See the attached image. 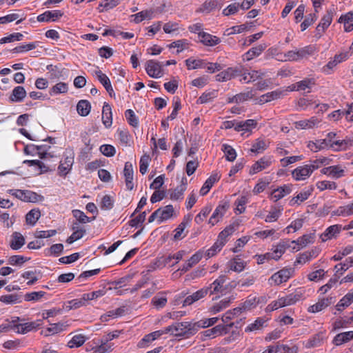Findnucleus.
<instances>
[{
    "label": "nucleus",
    "instance_id": "f257e3e1",
    "mask_svg": "<svg viewBox=\"0 0 353 353\" xmlns=\"http://www.w3.org/2000/svg\"><path fill=\"white\" fill-rule=\"evenodd\" d=\"M241 74H245L243 65H237L236 67H230L226 70L221 72L216 75V80L217 81H227L232 79L240 77Z\"/></svg>",
    "mask_w": 353,
    "mask_h": 353
},
{
    "label": "nucleus",
    "instance_id": "f03ea898",
    "mask_svg": "<svg viewBox=\"0 0 353 353\" xmlns=\"http://www.w3.org/2000/svg\"><path fill=\"white\" fill-rule=\"evenodd\" d=\"M9 193L26 202L36 203L43 199V196L30 190H10Z\"/></svg>",
    "mask_w": 353,
    "mask_h": 353
},
{
    "label": "nucleus",
    "instance_id": "7ed1b4c3",
    "mask_svg": "<svg viewBox=\"0 0 353 353\" xmlns=\"http://www.w3.org/2000/svg\"><path fill=\"white\" fill-rule=\"evenodd\" d=\"M174 336H185V335L194 334L197 331L194 323L190 322H181L173 324Z\"/></svg>",
    "mask_w": 353,
    "mask_h": 353
},
{
    "label": "nucleus",
    "instance_id": "20e7f679",
    "mask_svg": "<svg viewBox=\"0 0 353 353\" xmlns=\"http://www.w3.org/2000/svg\"><path fill=\"white\" fill-rule=\"evenodd\" d=\"M318 168V165H304L299 166L292 172V175L296 181L305 180Z\"/></svg>",
    "mask_w": 353,
    "mask_h": 353
},
{
    "label": "nucleus",
    "instance_id": "39448f33",
    "mask_svg": "<svg viewBox=\"0 0 353 353\" xmlns=\"http://www.w3.org/2000/svg\"><path fill=\"white\" fill-rule=\"evenodd\" d=\"M293 271L292 268H283L272 275L269 281L271 285H279L282 283L286 282L291 277Z\"/></svg>",
    "mask_w": 353,
    "mask_h": 353
},
{
    "label": "nucleus",
    "instance_id": "423d86ee",
    "mask_svg": "<svg viewBox=\"0 0 353 353\" xmlns=\"http://www.w3.org/2000/svg\"><path fill=\"white\" fill-rule=\"evenodd\" d=\"M229 206L230 205L228 201H223L219 203L210 218L208 221L209 224L214 225L216 223H217L223 218L228 210Z\"/></svg>",
    "mask_w": 353,
    "mask_h": 353
},
{
    "label": "nucleus",
    "instance_id": "0eeeda50",
    "mask_svg": "<svg viewBox=\"0 0 353 353\" xmlns=\"http://www.w3.org/2000/svg\"><path fill=\"white\" fill-rule=\"evenodd\" d=\"M145 70L147 74L152 78H159L162 75L161 65L159 62L149 60L145 63Z\"/></svg>",
    "mask_w": 353,
    "mask_h": 353
},
{
    "label": "nucleus",
    "instance_id": "6e6552de",
    "mask_svg": "<svg viewBox=\"0 0 353 353\" xmlns=\"http://www.w3.org/2000/svg\"><path fill=\"white\" fill-rule=\"evenodd\" d=\"M211 287L203 288L195 292L192 295L187 296L183 302V306L190 305L194 302L205 297L209 293Z\"/></svg>",
    "mask_w": 353,
    "mask_h": 353
},
{
    "label": "nucleus",
    "instance_id": "1a4fd4ad",
    "mask_svg": "<svg viewBox=\"0 0 353 353\" xmlns=\"http://www.w3.org/2000/svg\"><path fill=\"white\" fill-rule=\"evenodd\" d=\"M41 320H38L37 321L29 322L26 323H19L17 325H13L12 329H17V333L18 334H26L28 332H30L37 327H38L41 323Z\"/></svg>",
    "mask_w": 353,
    "mask_h": 353
},
{
    "label": "nucleus",
    "instance_id": "9d476101",
    "mask_svg": "<svg viewBox=\"0 0 353 353\" xmlns=\"http://www.w3.org/2000/svg\"><path fill=\"white\" fill-rule=\"evenodd\" d=\"M63 14V13L61 10L46 11L37 17V21L39 22L56 21Z\"/></svg>",
    "mask_w": 353,
    "mask_h": 353
},
{
    "label": "nucleus",
    "instance_id": "9b49d317",
    "mask_svg": "<svg viewBox=\"0 0 353 353\" xmlns=\"http://www.w3.org/2000/svg\"><path fill=\"white\" fill-rule=\"evenodd\" d=\"M123 174L125 177V183L126 185V188L128 190H132L134 188V183L132 182L133 180V168L132 165L130 162H126L125 163L124 169H123Z\"/></svg>",
    "mask_w": 353,
    "mask_h": 353
},
{
    "label": "nucleus",
    "instance_id": "f8f14e48",
    "mask_svg": "<svg viewBox=\"0 0 353 353\" xmlns=\"http://www.w3.org/2000/svg\"><path fill=\"white\" fill-rule=\"evenodd\" d=\"M303 295L301 290H296L294 293L290 294L284 297L279 298L281 306L285 307L296 303L299 301Z\"/></svg>",
    "mask_w": 353,
    "mask_h": 353
},
{
    "label": "nucleus",
    "instance_id": "ddd939ff",
    "mask_svg": "<svg viewBox=\"0 0 353 353\" xmlns=\"http://www.w3.org/2000/svg\"><path fill=\"white\" fill-rule=\"evenodd\" d=\"M68 326L67 322H59L57 323H52L45 331H42L41 334L46 336H48L54 334L59 333L66 329Z\"/></svg>",
    "mask_w": 353,
    "mask_h": 353
},
{
    "label": "nucleus",
    "instance_id": "4468645a",
    "mask_svg": "<svg viewBox=\"0 0 353 353\" xmlns=\"http://www.w3.org/2000/svg\"><path fill=\"white\" fill-rule=\"evenodd\" d=\"M271 163L270 159L268 157H262L259 161H256L250 170V174H254L266 168Z\"/></svg>",
    "mask_w": 353,
    "mask_h": 353
},
{
    "label": "nucleus",
    "instance_id": "2eb2a0df",
    "mask_svg": "<svg viewBox=\"0 0 353 353\" xmlns=\"http://www.w3.org/2000/svg\"><path fill=\"white\" fill-rule=\"evenodd\" d=\"M199 37L201 38V42L208 46H214L219 44L221 40L219 37L213 36L205 32H199Z\"/></svg>",
    "mask_w": 353,
    "mask_h": 353
},
{
    "label": "nucleus",
    "instance_id": "dca6fc26",
    "mask_svg": "<svg viewBox=\"0 0 353 353\" xmlns=\"http://www.w3.org/2000/svg\"><path fill=\"white\" fill-rule=\"evenodd\" d=\"M228 332V327L223 325H217L215 327L203 332L204 337H214Z\"/></svg>",
    "mask_w": 353,
    "mask_h": 353
},
{
    "label": "nucleus",
    "instance_id": "f3484780",
    "mask_svg": "<svg viewBox=\"0 0 353 353\" xmlns=\"http://www.w3.org/2000/svg\"><path fill=\"white\" fill-rule=\"evenodd\" d=\"M102 121L106 128H110L112 123V108L108 103H104L103 106Z\"/></svg>",
    "mask_w": 353,
    "mask_h": 353
},
{
    "label": "nucleus",
    "instance_id": "a211bd4d",
    "mask_svg": "<svg viewBox=\"0 0 353 353\" xmlns=\"http://www.w3.org/2000/svg\"><path fill=\"white\" fill-rule=\"evenodd\" d=\"M291 192V187L288 185L281 186L276 190H274L271 193V199L276 202L279 199H282L285 195L288 194Z\"/></svg>",
    "mask_w": 353,
    "mask_h": 353
},
{
    "label": "nucleus",
    "instance_id": "6ab92c4d",
    "mask_svg": "<svg viewBox=\"0 0 353 353\" xmlns=\"http://www.w3.org/2000/svg\"><path fill=\"white\" fill-rule=\"evenodd\" d=\"M220 179V176L217 174H212L204 183L202 188L200 190V194L204 196L210 191L211 188L213 186L215 182Z\"/></svg>",
    "mask_w": 353,
    "mask_h": 353
},
{
    "label": "nucleus",
    "instance_id": "aec40b11",
    "mask_svg": "<svg viewBox=\"0 0 353 353\" xmlns=\"http://www.w3.org/2000/svg\"><path fill=\"white\" fill-rule=\"evenodd\" d=\"M353 339V331H348L336 334L334 339L333 343L336 345H341L343 343H347Z\"/></svg>",
    "mask_w": 353,
    "mask_h": 353
},
{
    "label": "nucleus",
    "instance_id": "412c9836",
    "mask_svg": "<svg viewBox=\"0 0 353 353\" xmlns=\"http://www.w3.org/2000/svg\"><path fill=\"white\" fill-rule=\"evenodd\" d=\"M26 97V91L23 86L15 87L12 94H10L9 99L12 102H21Z\"/></svg>",
    "mask_w": 353,
    "mask_h": 353
},
{
    "label": "nucleus",
    "instance_id": "4be33fe9",
    "mask_svg": "<svg viewBox=\"0 0 353 353\" xmlns=\"http://www.w3.org/2000/svg\"><path fill=\"white\" fill-rule=\"evenodd\" d=\"M25 242L23 236L19 232H14L12 235L10 246L12 250H17L25 244Z\"/></svg>",
    "mask_w": 353,
    "mask_h": 353
},
{
    "label": "nucleus",
    "instance_id": "5701e85b",
    "mask_svg": "<svg viewBox=\"0 0 353 353\" xmlns=\"http://www.w3.org/2000/svg\"><path fill=\"white\" fill-rule=\"evenodd\" d=\"M341 229V225H333L328 227L325 231V232L321 235V239L322 241L325 242L327 240L335 236L337 234L340 232Z\"/></svg>",
    "mask_w": 353,
    "mask_h": 353
},
{
    "label": "nucleus",
    "instance_id": "b1692460",
    "mask_svg": "<svg viewBox=\"0 0 353 353\" xmlns=\"http://www.w3.org/2000/svg\"><path fill=\"white\" fill-rule=\"evenodd\" d=\"M319 250L318 248L312 249L309 252H305L299 255L294 263L295 265L297 263H305L310 261L312 258L316 257L319 254Z\"/></svg>",
    "mask_w": 353,
    "mask_h": 353
},
{
    "label": "nucleus",
    "instance_id": "393cba45",
    "mask_svg": "<svg viewBox=\"0 0 353 353\" xmlns=\"http://www.w3.org/2000/svg\"><path fill=\"white\" fill-rule=\"evenodd\" d=\"M74 163V157L68 156L65 158L64 162L61 163L58 169L61 176H65L71 169Z\"/></svg>",
    "mask_w": 353,
    "mask_h": 353
},
{
    "label": "nucleus",
    "instance_id": "a878e982",
    "mask_svg": "<svg viewBox=\"0 0 353 353\" xmlns=\"http://www.w3.org/2000/svg\"><path fill=\"white\" fill-rule=\"evenodd\" d=\"M247 263L241 260L239 256H236L230 261V270L236 272H242L245 266Z\"/></svg>",
    "mask_w": 353,
    "mask_h": 353
},
{
    "label": "nucleus",
    "instance_id": "bb28decb",
    "mask_svg": "<svg viewBox=\"0 0 353 353\" xmlns=\"http://www.w3.org/2000/svg\"><path fill=\"white\" fill-rule=\"evenodd\" d=\"M157 210H160L159 219L158 222L160 223L165 220L170 219L174 214V208L172 205H168L164 208H159Z\"/></svg>",
    "mask_w": 353,
    "mask_h": 353
},
{
    "label": "nucleus",
    "instance_id": "cd10ccee",
    "mask_svg": "<svg viewBox=\"0 0 353 353\" xmlns=\"http://www.w3.org/2000/svg\"><path fill=\"white\" fill-rule=\"evenodd\" d=\"M284 93L285 91L279 90L268 92L261 97L260 101L263 103L271 101L272 100L280 99L282 96H283Z\"/></svg>",
    "mask_w": 353,
    "mask_h": 353
},
{
    "label": "nucleus",
    "instance_id": "c85d7f7f",
    "mask_svg": "<svg viewBox=\"0 0 353 353\" xmlns=\"http://www.w3.org/2000/svg\"><path fill=\"white\" fill-rule=\"evenodd\" d=\"M267 48L266 44L263 43L250 49L246 53V60L250 61L255 57L259 56Z\"/></svg>",
    "mask_w": 353,
    "mask_h": 353
},
{
    "label": "nucleus",
    "instance_id": "c756f323",
    "mask_svg": "<svg viewBox=\"0 0 353 353\" xmlns=\"http://www.w3.org/2000/svg\"><path fill=\"white\" fill-rule=\"evenodd\" d=\"M261 299H263V297H256L252 296L251 295L248 296L247 299L242 303L241 305L243 307V310L245 311L250 310L252 308H254L256 307V305L261 303Z\"/></svg>",
    "mask_w": 353,
    "mask_h": 353
},
{
    "label": "nucleus",
    "instance_id": "7c9ffc66",
    "mask_svg": "<svg viewBox=\"0 0 353 353\" xmlns=\"http://www.w3.org/2000/svg\"><path fill=\"white\" fill-rule=\"evenodd\" d=\"M72 213L73 216L76 219L74 221H78L81 224L91 222L96 219V216L88 217L83 212L79 210H73Z\"/></svg>",
    "mask_w": 353,
    "mask_h": 353
},
{
    "label": "nucleus",
    "instance_id": "2f4dec72",
    "mask_svg": "<svg viewBox=\"0 0 353 353\" xmlns=\"http://www.w3.org/2000/svg\"><path fill=\"white\" fill-rule=\"evenodd\" d=\"M91 110V105L87 100H80L77 105V110L78 113L82 116L85 117L89 114Z\"/></svg>",
    "mask_w": 353,
    "mask_h": 353
},
{
    "label": "nucleus",
    "instance_id": "473e14b6",
    "mask_svg": "<svg viewBox=\"0 0 353 353\" xmlns=\"http://www.w3.org/2000/svg\"><path fill=\"white\" fill-rule=\"evenodd\" d=\"M313 85H314V81L312 79H305L292 85V88H290V90H305L306 88H310Z\"/></svg>",
    "mask_w": 353,
    "mask_h": 353
},
{
    "label": "nucleus",
    "instance_id": "72a5a7b5",
    "mask_svg": "<svg viewBox=\"0 0 353 353\" xmlns=\"http://www.w3.org/2000/svg\"><path fill=\"white\" fill-rule=\"evenodd\" d=\"M353 302V292L347 293L337 303L336 308L338 311H342L345 307H348Z\"/></svg>",
    "mask_w": 353,
    "mask_h": 353
},
{
    "label": "nucleus",
    "instance_id": "f704fd0d",
    "mask_svg": "<svg viewBox=\"0 0 353 353\" xmlns=\"http://www.w3.org/2000/svg\"><path fill=\"white\" fill-rule=\"evenodd\" d=\"M312 191H313V188L311 187L310 189L300 192L296 196H294L292 199V200L290 201V205H292L296 203L300 204L299 201H300L301 202L305 201L311 195Z\"/></svg>",
    "mask_w": 353,
    "mask_h": 353
},
{
    "label": "nucleus",
    "instance_id": "c9c22d12",
    "mask_svg": "<svg viewBox=\"0 0 353 353\" xmlns=\"http://www.w3.org/2000/svg\"><path fill=\"white\" fill-rule=\"evenodd\" d=\"M314 237V233L304 234L302 236L299 237L297 240L292 241V243H296L300 245L301 248H303L305 247L307 244L313 243Z\"/></svg>",
    "mask_w": 353,
    "mask_h": 353
},
{
    "label": "nucleus",
    "instance_id": "e433bc0d",
    "mask_svg": "<svg viewBox=\"0 0 353 353\" xmlns=\"http://www.w3.org/2000/svg\"><path fill=\"white\" fill-rule=\"evenodd\" d=\"M234 299V296L225 298L220 301L218 303L213 305L211 308L212 312L217 313L221 311L223 309L226 308L230 305V303L232 300Z\"/></svg>",
    "mask_w": 353,
    "mask_h": 353
},
{
    "label": "nucleus",
    "instance_id": "4c0bfd02",
    "mask_svg": "<svg viewBox=\"0 0 353 353\" xmlns=\"http://www.w3.org/2000/svg\"><path fill=\"white\" fill-rule=\"evenodd\" d=\"M319 121L317 118L313 117L309 120H303L297 121L295 123V126L296 128H311L314 127L316 124L319 123Z\"/></svg>",
    "mask_w": 353,
    "mask_h": 353
},
{
    "label": "nucleus",
    "instance_id": "58836bf2",
    "mask_svg": "<svg viewBox=\"0 0 353 353\" xmlns=\"http://www.w3.org/2000/svg\"><path fill=\"white\" fill-rule=\"evenodd\" d=\"M40 216L41 212L39 210H31L26 216V221L27 224L34 225L37 223Z\"/></svg>",
    "mask_w": 353,
    "mask_h": 353
},
{
    "label": "nucleus",
    "instance_id": "ea45409f",
    "mask_svg": "<svg viewBox=\"0 0 353 353\" xmlns=\"http://www.w3.org/2000/svg\"><path fill=\"white\" fill-rule=\"evenodd\" d=\"M330 145V144L327 142V139H320L317 140L316 142L310 141L307 147L310 148L311 150L314 152H317L318 150H320L321 149H323L326 147Z\"/></svg>",
    "mask_w": 353,
    "mask_h": 353
},
{
    "label": "nucleus",
    "instance_id": "a19ab883",
    "mask_svg": "<svg viewBox=\"0 0 353 353\" xmlns=\"http://www.w3.org/2000/svg\"><path fill=\"white\" fill-rule=\"evenodd\" d=\"M185 191L184 186H177L174 190H170V199L174 201L182 200Z\"/></svg>",
    "mask_w": 353,
    "mask_h": 353
},
{
    "label": "nucleus",
    "instance_id": "79ce46f5",
    "mask_svg": "<svg viewBox=\"0 0 353 353\" xmlns=\"http://www.w3.org/2000/svg\"><path fill=\"white\" fill-rule=\"evenodd\" d=\"M224 245V241H221V240L217 239L214 245L206 251L205 254L208 258L214 256L217 253V252H219L222 249Z\"/></svg>",
    "mask_w": 353,
    "mask_h": 353
},
{
    "label": "nucleus",
    "instance_id": "37998d69",
    "mask_svg": "<svg viewBox=\"0 0 353 353\" xmlns=\"http://www.w3.org/2000/svg\"><path fill=\"white\" fill-rule=\"evenodd\" d=\"M85 341V337L82 334L74 336L72 339L68 342V346L70 348L74 347H79L81 346Z\"/></svg>",
    "mask_w": 353,
    "mask_h": 353
},
{
    "label": "nucleus",
    "instance_id": "c03bdc74",
    "mask_svg": "<svg viewBox=\"0 0 353 353\" xmlns=\"http://www.w3.org/2000/svg\"><path fill=\"white\" fill-rule=\"evenodd\" d=\"M165 293V292H161L152 298V303L157 309L163 308L166 305L168 302L167 298L159 296V294H163Z\"/></svg>",
    "mask_w": 353,
    "mask_h": 353
},
{
    "label": "nucleus",
    "instance_id": "a18cd8bd",
    "mask_svg": "<svg viewBox=\"0 0 353 353\" xmlns=\"http://www.w3.org/2000/svg\"><path fill=\"white\" fill-rule=\"evenodd\" d=\"M68 90V84L63 82H59L52 86L49 92L50 95H52L53 94L66 93Z\"/></svg>",
    "mask_w": 353,
    "mask_h": 353
},
{
    "label": "nucleus",
    "instance_id": "49530a36",
    "mask_svg": "<svg viewBox=\"0 0 353 353\" xmlns=\"http://www.w3.org/2000/svg\"><path fill=\"white\" fill-rule=\"evenodd\" d=\"M352 141L350 139H344L333 141L330 144V148H334V145L337 146L335 148L336 150H346L349 146L352 145Z\"/></svg>",
    "mask_w": 353,
    "mask_h": 353
},
{
    "label": "nucleus",
    "instance_id": "de8ad7c7",
    "mask_svg": "<svg viewBox=\"0 0 353 353\" xmlns=\"http://www.w3.org/2000/svg\"><path fill=\"white\" fill-rule=\"evenodd\" d=\"M152 11L151 10H143L140 12H138L135 14H132L131 17H134V21L136 23H139L143 21L145 19H151Z\"/></svg>",
    "mask_w": 353,
    "mask_h": 353
},
{
    "label": "nucleus",
    "instance_id": "09e8293b",
    "mask_svg": "<svg viewBox=\"0 0 353 353\" xmlns=\"http://www.w3.org/2000/svg\"><path fill=\"white\" fill-rule=\"evenodd\" d=\"M222 147V150L225 154L226 159L229 161H234L236 157L235 150L228 144H223Z\"/></svg>",
    "mask_w": 353,
    "mask_h": 353
},
{
    "label": "nucleus",
    "instance_id": "8fccbe9b",
    "mask_svg": "<svg viewBox=\"0 0 353 353\" xmlns=\"http://www.w3.org/2000/svg\"><path fill=\"white\" fill-rule=\"evenodd\" d=\"M212 206L210 205L205 206L200 212L199 214H197L194 219V221L197 224H200L203 221L204 219L206 218L208 214L212 211Z\"/></svg>",
    "mask_w": 353,
    "mask_h": 353
},
{
    "label": "nucleus",
    "instance_id": "3c124183",
    "mask_svg": "<svg viewBox=\"0 0 353 353\" xmlns=\"http://www.w3.org/2000/svg\"><path fill=\"white\" fill-rule=\"evenodd\" d=\"M217 321H218V318L214 317V318H210V319H206L204 320H201V321H199L194 323V327H197V330H198L199 328H201V327H208L209 326H211V325H214V323H216Z\"/></svg>",
    "mask_w": 353,
    "mask_h": 353
},
{
    "label": "nucleus",
    "instance_id": "603ef678",
    "mask_svg": "<svg viewBox=\"0 0 353 353\" xmlns=\"http://www.w3.org/2000/svg\"><path fill=\"white\" fill-rule=\"evenodd\" d=\"M119 2L118 0H103L99 6V12L108 10L117 6Z\"/></svg>",
    "mask_w": 353,
    "mask_h": 353
},
{
    "label": "nucleus",
    "instance_id": "864d4df0",
    "mask_svg": "<svg viewBox=\"0 0 353 353\" xmlns=\"http://www.w3.org/2000/svg\"><path fill=\"white\" fill-rule=\"evenodd\" d=\"M353 266V258L349 257L346 259L344 263H341L335 265L334 269L336 270V272L343 274V272L346 271L350 267Z\"/></svg>",
    "mask_w": 353,
    "mask_h": 353
},
{
    "label": "nucleus",
    "instance_id": "5fc2aeb1",
    "mask_svg": "<svg viewBox=\"0 0 353 353\" xmlns=\"http://www.w3.org/2000/svg\"><path fill=\"white\" fill-rule=\"evenodd\" d=\"M266 321L262 318H258L254 323L250 324L246 328L245 332H252L259 330L263 327Z\"/></svg>",
    "mask_w": 353,
    "mask_h": 353
},
{
    "label": "nucleus",
    "instance_id": "6e6d98bb",
    "mask_svg": "<svg viewBox=\"0 0 353 353\" xmlns=\"http://www.w3.org/2000/svg\"><path fill=\"white\" fill-rule=\"evenodd\" d=\"M217 6L216 0H210L205 1L201 7L198 10V12H210V11L215 9Z\"/></svg>",
    "mask_w": 353,
    "mask_h": 353
},
{
    "label": "nucleus",
    "instance_id": "4d7b16f0",
    "mask_svg": "<svg viewBox=\"0 0 353 353\" xmlns=\"http://www.w3.org/2000/svg\"><path fill=\"white\" fill-rule=\"evenodd\" d=\"M19 299V296L17 294L3 295L0 297V301L6 304H14L17 302H20Z\"/></svg>",
    "mask_w": 353,
    "mask_h": 353
},
{
    "label": "nucleus",
    "instance_id": "13d9d810",
    "mask_svg": "<svg viewBox=\"0 0 353 353\" xmlns=\"http://www.w3.org/2000/svg\"><path fill=\"white\" fill-rule=\"evenodd\" d=\"M86 233V230H73V233L67 239L66 242L69 244L81 239Z\"/></svg>",
    "mask_w": 353,
    "mask_h": 353
},
{
    "label": "nucleus",
    "instance_id": "bf43d9fd",
    "mask_svg": "<svg viewBox=\"0 0 353 353\" xmlns=\"http://www.w3.org/2000/svg\"><path fill=\"white\" fill-rule=\"evenodd\" d=\"M125 116L127 119V121L128 123L133 126V127H137L138 126V119L136 117L134 111L131 109H128L125 112Z\"/></svg>",
    "mask_w": 353,
    "mask_h": 353
},
{
    "label": "nucleus",
    "instance_id": "052dcab7",
    "mask_svg": "<svg viewBox=\"0 0 353 353\" xmlns=\"http://www.w3.org/2000/svg\"><path fill=\"white\" fill-rule=\"evenodd\" d=\"M316 187L321 191L329 189V190H335L337 188L336 183L333 181H319L316 183Z\"/></svg>",
    "mask_w": 353,
    "mask_h": 353
},
{
    "label": "nucleus",
    "instance_id": "680f3d73",
    "mask_svg": "<svg viewBox=\"0 0 353 353\" xmlns=\"http://www.w3.org/2000/svg\"><path fill=\"white\" fill-rule=\"evenodd\" d=\"M23 35L21 33L16 32L12 33L7 37H5L0 40V43H10L14 41H21L22 40Z\"/></svg>",
    "mask_w": 353,
    "mask_h": 353
},
{
    "label": "nucleus",
    "instance_id": "e2e57ef3",
    "mask_svg": "<svg viewBox=\"0 0 353 353\" xmlns=\"http://www.w3.org/2000/svg\"><path fill=\"white\" fill-rule=\"evenodd\" d=\"M336 215H346L349 216L353 214V203L345 206L340 207L336 212Z\"/></svg>",
    "mask_w": 353,
    "mask_h": 353
},
{
    "label": "nucleus",
    "instance_id": "0e129e2a",
    "mask_svg": "<svg viewBox=\"0 0 353 353\" xmlns=\"http://www.w3.org/2000/svg\"><path fill=\"white\" fill-rule=\"evenodd\" d=\"M266 149V144L265 142L262 139H257L256 143H254L252 148L250 149V151L254 153H259L261 152H263Z\"/></svg>",
    "mask_w": 353,
    "mask_h": 353
},
{
    "label": "nucleus",
    "instance_id": "69168bd1",
    "mask_svg": "<svg viewBox=\"0 0 353 353\" xmlns=\"http://www.w3.org/2000/svg\"><path fill=\"white\" fill-rule=\"evenodd\" d=\"M28 260L29 259H27L23 256L13 255L9 258L8 262L9 264L12 265H21Z\"/></svg>",
    "mask_w": 353,
    "mask_h": 353
},
{
    "label": "nucleus",
    "instance_id": "338daca9",
    "mask_svg": "<svg viewBox=\"0 0 353 353\" xmlns=\"http://www.w3.org/2000/svg\"><path fill=\"white\" fill-rule=\"evenodd\" d=\"M316 18V14H308L301 24V31L305 30L309 26H310L315 21Z\"/></svg>",
    "mask_w": 353,
    "mask_h": 353
},
{
    "label": "nucleus",
    "instance_id": "774afa93",
    "mask_svg": "<svg viewBox=\"0 0 353 353\" xmlns=\"http://www.w3.org/2000/svg\"><path fill=\"white\" fill-rule=\"evenodd\" d=\"M150 161V157L148 154H145L141 157L139 170L142 174H145Z\"/></svg>",
    "mask_w": 353,
    "mask_h": 353
}]
</instances>
